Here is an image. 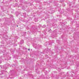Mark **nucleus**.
Instances as JSON below:
<instances>
[{
    "label": "nucleus",
    "mask_w": 79,
    "mask_h": 79,
    "mask_svg": "<svg viewBox=\"0 0 79 79\" xmlns=\"http://www.w3.org/2000/svg\"><path fill=\"white\" fill-rule=\"evenodd\" d=\"M20 44H24V40H22L20 42Z\"/></svg>",
    "instance_id": "1"
},
{
    "label": "nucleus",
    "mask_w": 79,
    "mask_h": 79,
    "mask_svg": "<svg viewBox=\"0 0 79 79\" xmlns=\"http://www.w3.org/2000/svg\"><path fill=\"white\" fill-rule=\"evenodd\" d=\"M12 13H13V12H12Z\"/></svg>",
    "instance_id": "5"
},
{
    "label": "nucleus",
    "mask_w": 79,
    "mask_h": 79,
    "mask_svg": "<svg viewBox=\"0 0 79 79\" xmlns=\"http://www.w3.org/2000/svg\"><path fill=\"white\" fill-rule=\"evenodd\" d=\"M61 70V69H60V70H59V71H60Z\"/></svg>",
    "instance_id": "3"
},
{
    "label": "nucleus",
    "mask_w": 79,
    "mask_h": 79,
    "mask_svg": "<svg viewBox=\"0 0 79 79\" xmlns=\"http://www.w3.org/2000/svg\"><path fill=\"white\" fill-rule=\"evenodd\" d=\"M28 50L29 51V50H30V49H28Z\"/></svg>",
    "instance_id": "2"
},
{
    "label": "nucleus",
    "mask_w": 79,
    "mask_h": 79,
    "mask_svg": "<svg viewBox=\"0 0 79 79\" xmlns=\"http://www.w3.org/2000/svg\"><path fill=\"white\" fill-rule=\"evenodd\" d=\"M17 26V27H18V26Z\"/></svg>",
    "instance_id": "4"
}]
</instances>
